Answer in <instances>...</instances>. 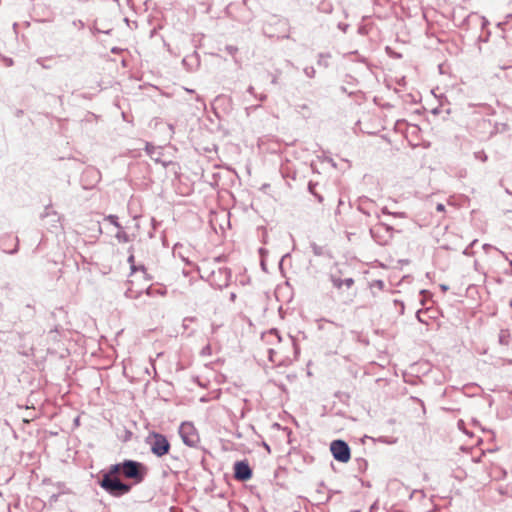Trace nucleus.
I'll return each mask as SVG.
<instances>
[{"label":"nucleus","mask_w":512,"mask_h":512,"mask_svg":"<svg viewBox=\"0 0 512 512\" xmlns=\"http://www.w3.org/2000/svg\"><path fill=\"white\" fill-rule=\"evenodd\" d=\"M100 485L113 496H121L129 492L130 486L122 483L118 478L104 475Z\"/></svg>","instance_id":"nucleus-1"},{"label":"nucleus","mask_w":512,"mask_h":512,"mask_svg":"<svg viewBox=\"0 0 512 512\" xmlns=\"http://www.w3.org/2000/svg\"><path fill=\"white\" fill-rule=\"evenodd\" d=\"M148 443L150 444L152 453L158 457H162L170 451L169 441L160 433H151L148 437Z\"/></svg>","instance_id":"nucleus-2"},{"label":"nucleus","mask_w":512,"mask_h":512,"mask_svg":"<svg viewBox=\"0 0 512 512\" xmlns=\"http://www.w3.org/2000/svg\"><path fill=\"white\" fill-rule=\"evenodd\" d=\"M179 434L182 441L189 447H196L200 442V436L191 422H183L179 428Z\"/></svg>","instance_id":"nucleus-3"},{"label":"nucleus","mask_w":512,"mask_h":512,"mask_svg":"<svg viewBox=\"0 0 512 512\" xmlns=\"http://www.w3.org/2000/svg\"><path fill=\"white\" fill-rule=\"evenodd\" d=\"M333 457L342 463H347L351 458L350 448L346 442L342 440H334L330 445Z\"/></svg>","instance_id":"nucleus-4"},{"label":"nucleus","mask_w":512,"mask_h":512,"mask_svg":"<svg viewBox=\"0 0 512 512\" xmlns=\"http://www.w3.org/2000/svg\"><path fill=\"white\" fill-rule=\"evenodd\" d=\"M142 464L132 460H126L122 463V473L126 478L141 481L143 475L140 471Z\"/></svg>","instance_id":"nucleus-5"},{"label":"nucleus","mask_w":512,"mask_h":512,"mask_svg":"<svg viewBox=\"0 0 512 512\" xmlns=\"http://www.w3.org/2000/svg\"><path fill=\"white\" fill-rule=\"evenodd\" d=\"M234 477L239 481H247L252 477V470L246 460L234 464Z\"/></svg>","instance_id":"nucleus-6"},{"label":"nucleus","mask_w":512,"mask_h":512,"mask_svg":"<svg viewBox=\"0 0 512 512\" xmlns=\"http://www.w3.org/2000/svg\"><path fill=\"white\" fill-rule=\"evenodd\" d=\"M128 262L131 265V270H132L133 273L139 270V271L143 272V274H144V276H145V278L147 280H151L152 279V277L147 273L146 268L143 265H141V266H136L135 265V258H134L133 255H131L128 258Z\"/></svg>","instance_id":"nucleus-7"},{"label":"nucleus","mask_w":512,"mask_h":512,"mask_svg":"<svg viewBox=\"0 0 512 512\" xmlns=\"http://www.w3.org/2000/svg\"><path fill=\"white\" fill-rule=\"evenodd\" d=\"M334 284L338 288H341L343 285H345L346 287L349 288V287H351L354 284V280L352 278H347V279H344V280L335 279L334 280Z\"/></svg>","instance_id":"nucleus-8"},{"label":"nucleus","mask_w":512,"mask_h":512,"mask_svg":"<svg viewBox=\"0 0 512 512\" xmlns=\"http://www.w3.org/2000/svg\"><path fill=\"white\" fill-rule=\"evenodd\" d=\"M120 472H122V464H116L110 467V470L106 475H111V477H114V475Z\"/></svg>","instance_id":"nucleus-9"},{"label":"nucleus","mask_w":512,"mask_h":512,"mask_svg":"<svg viewBox=\"0 0 512 512\" xmlns=\"http://www.w3.org/2000/svg\"><path fill=\"white\" fill-rule=\"evenodd\" d=\"M508 338H509V333L502 331L500 336H499L500 343L503 344V345H508L509 344Z\"/></svg>","instance_id":"nucleus-10"},{"label":"nucleus","mask_w":512,"mask_h":512,"mask_svg":"<svg viewBox=\"0 0 512 512\" xmlns=\"http://www.w3.org/2000/svg\"><path fill=\"white\" fill-rule=\"evenodd\" d=\"M107 220H108L111 224L115 225L116 227H119V224H118V222H117V217H116V216H114V215H110V216H108V217H107Z\"/></svg>","instance_id":"nucleus-11"},{"label":"nucleus","mask_w":512,"mask_h":512,"mask_svg":"<svg viewBox=\"0 0 512 512\" xmlns=\"http://www.w3.org/2000/svg\"><path fill=\"white\" fill-rule=\"evenodd\" d=\"M436 209L437 211L439 212H443L445 210V206L441 203H439L437 206H436Z\"/></svg>","instance_id":"nucleus-12"},{"label":"nucleus","mask_w":512,"mask_h":512,"mask_svg":"<svg viewBox=\"0 0 512 512\" xmlns=\"http://www.w3.org/2000/svg\"><path fill=\"white\" fill-rule=\"evenodd\" d=\"M17 248H18V240L16 239L15 248L13 250H11L10 253L17 251Z\"/></svg>","instance_id":"nucleus-13"},{"label":"nucleus","mask_w":512,"mask_h":512,"mask_svg":"<svg viewBox=\"0 0 512 512\" xmlns=\"http://www.w3.org/2000/svg\"><path fill=\"white\" fill-rule=\"evenodd\" d=\"M264 447L268 452H270V447L266 443H264Z\"/></svg>","instance_id":"nucleus-14"}]
</instances>
